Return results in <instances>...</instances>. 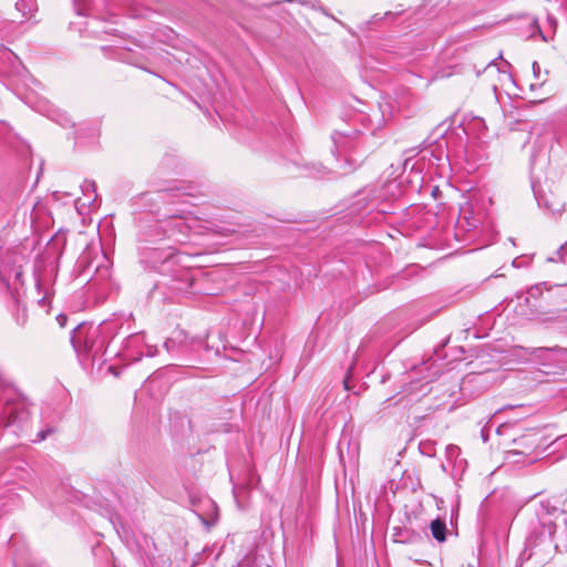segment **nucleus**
Here are the masks:
<instances>
[{
  "label": "nucleus",
  "mask_w": 567,
  "mask_h": 567,
  "mask_svg": "<svg viewBox=\"0 0 567 567\" xmlns=\"http://www.w3.org/2000/svg\"><path fill=\"white\" fill-rule=\"evenodd\" d=\"M533 73L536 79L540 78V65L536 61L533 63Z\"/></svg>",
  "instance_id": "obj_11"
},
{
  "label": "nucleus",
  "mask_w": 567,
  "mask_h": 567,
  "mask_svg": "<svg viewBox=\"0 0 567 567\" xmlns=\"http://www.w3.org/2000/svg\"><path fill=\"white\" fill-rule=\"evenodd\" d=\"M567 249V244L561 246L557 252H556V256L555 257H549L547 258V261L548 262H567V256L565 255V250Z\"/></svg>",
  "instance_id": "obj_7"
},
{
  "label": "nucleus",
  "mask_w": 567,
  "mask_h": 567,
  "mask_svg": "<svg viewBox=\"0 0 567 567\" xmlns=\"http://www.w3.org/2000/svg\"><path fill=\"white\" fill-rule=\"evenodd\" d=\"M546 286V282H542V284H538V285H535V286H532L528 290H527V295L528 297L525 298V301L528 302V299L529 297L532 298H537L538 296L542 295L543 292V288Z\"/></svg>",
  "instance_id": "obj_8"
},
{
  "label": "nucleus",
  "mask_w": 567,
  "mask_h": 567,
  "mask_svg": "<svg viewBox=\"0 0 567 567\" xmlns=\"http://www.w3.org/2000/svg\"><path fill=\"white\" fill-rule=\"evenodd\" d=\"M556 319L567 322V317L566 316H558Z\"/></svg>",
  "instance_id": "obj_16"
},
{
  "label": "nucleus",
  "mask_w": 567,
  "mask_h": 567,
  "mask_svg": "<svg viewBox=\"0 0 567 567\" xmlns=\"http://www.w3.org/2000/svg\"><path fill=\"white\" fill-rule=\"evenodd\" d=\"M545 206L553 213L557 214L564 210V204L549 203L546 198H542Z\"/></svg>",
  "instance_id": "obj_10"
},
{
  "label": "nucleus",
  "mask_w": 567,
  "mask_h": 567,
  "mask_svg": "<svg viewBox=\"0 0 567 567\" xmlns=\"http://www.w3.org/2000/svg\"><path fill=\"white\" fill-rule=\"evenodd\" d=\"M56 320H58V322L63 327V326L65 324L66 317H65V316H63V315H59V316L56 317Z\"/></svg>",
  "instance_id": "obj_14"
},
{
  "label": "nucleus",
  "mask_w": 567,
  "mask_h": 567,
  "mask_svg": "<svg viewBox=\"0 0 567 567\" xmlns=\"http://www.w3.org/2000/svg\"><path fill=\"white\" fill-rule=\"evenodd\" d=\"M14 261V256H8V262H0V282L4 286H10L11 276L14 277L17 281H20L22 276V270L20 267H11L10 264Z\"/></svg>",
  "instance_id": "obj_3"
},
{
  "label": "nucleus",
  "mask_w": 567,
  "mask_h": 567,
  "mask_svg": "<svg viewBox=\"0 0 567 567\" xmlns=\"http://www.w3.org/2000/svg\"><path fill=\"white\" fill-rule=\"evenodd\" d=\"M565 350L558 346L550 348H532L527 350V353L533 355L537 360H543L547 358L548 353L564 352Z\"/></svg>",
  "instance_id": "obj_5"
},
{
  "label": "nucleus",
  "mask_w": 567,
  "mask_h": 567,
  "mask_svg": "<svg viewBox=\"0 0 567 567\" xmlns=\"http://www.w3.org/2000/svg\"><path fill=\"white\" fill-rule=\"evenodd\" d=\"M3 413L8 417L6 424L11 425V424H16L17 422H19L22 419V415L24 412H23L22 404L16 403L12 406H7Z\"/></svg>",
  "instance_id": "obj_4"
},
{
  "label": "nucleus",
  "mask_w": 567,
  "mask_h": 567,
  "mask_svg": "<svg viewBox=\"0 0 567 567\" xmlns=\"http://www.w3.org/2000/svg\"><path fill=\"white\" fill-rule=\"evenodd\" d=\"M50 433V430H45V431H40L38 433V441H43L45 440V437L48 436V434Z\"/></svg>",
  "instance_id": "obj_13"
},
{
  "label": "nucleus",
  "mask_w": 567,
  "mask_h": 567,
  "mask_svg": "<svg viewBox=\"0 0 567 567\" xmlns=\"http://www.w3.org/2000/svg\"><path fill=\"white\" fill-rule=\"evenodd\" d=\"M559 513L560 509L557 502L549 498L540 501L536 509V515L543 526L542 536L548 538L557 549L567 550V524L560 530L559 535L556 536V525L550 519L559 515Z\"/></svg>",
  "instance_id": "obj_1"
},
{
  "label": "nucleus",
  "mask_w": 567,
  "mask_h": 567,
  "mask_svg": "<svg viewBox=\"0 0 567 567\" xmlns=\"http://www.w3.org/2000/svg\"><path fill=\"white\" fill-rule=\"evenodd\" d=\"M155 353H156V349L150 348V349L147 350V355H150V357L155 355Z\"/></svg>",
  "instance_id": "obj_15"
},
{
  "label": "nucleus",
  "mask_w": 567,
  "mask_h": 567,
  "mask_svg": "<svg viewBox=\"0 0 567 567\" xmlns=\"http://www.w3.org/2000/svg\"><path fill=\"white\" fill-rule=\"evenodd\" d=\"M95 330L92 327L86 328L84 324H79L72 332L71 342L76 351H90L93 347V337Z\"/></svg>",
  "instance_id": "obj_2"
},
{
  "label": "nucleus",
  "mask_w": 567,
  "mask_h": 567,
  "mask_svg": "<svg viewBox=\"0 0 567 567\" xmlns=\"http://www.w3.org/2000/svg\"><path fill=\"white\" fill-rule=\"evenodd\" d=\"M522 315L526 316L528 319L535 320L539 319V316L534 310H530L529 312H522Z\"/></svg>",
  "instance_id": "obj_12"
},
{
  "label": "nucleus",
  "mask_w": 567,
  "mask_h": 567,
  "mask_svg": "<svg viewBox=\"0 0 567 567\" xmlns=\"http://www.w3.org/2000/svg\"><path fill=\"white\" fill-rule=\"evenodd\" d=\"M82 190L85 195H87L89 199L95 198V184L94 182L85 181L82 185Z\"/></svg>",
  "instance_id": "obj_9"
},
{
  "label": "nucleus",
  "mask_w": 567,
  "mask_h": 567,
  "mask_svg": "<svg viewBox=\"0 0 567 567\" xmlns=\"http://www.w3.org/2000/svg\"><path fill=\"white\" fill-rule=\"evenodd\" d=\"M431 532H432V536L437 540V542H444L445 540V532H446V525L443 520H440V519H434L432 523H431Z\"/></svg>",
  "instance_id": "obj_6"
}]
</instances>
